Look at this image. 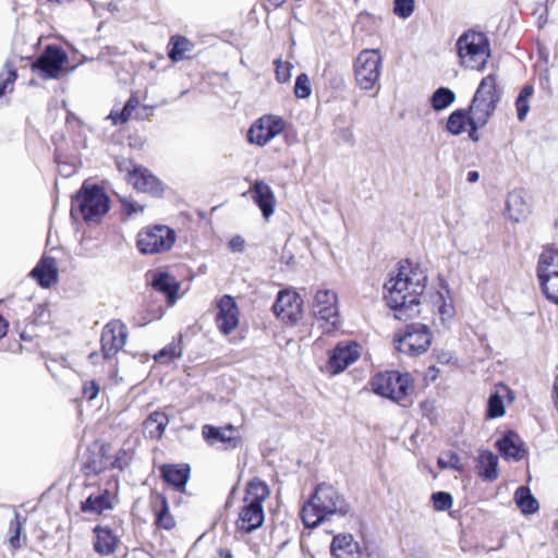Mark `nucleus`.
<instances>
[{
    "instance_id": "obj_5",
    "label": "nucleus",
    "mask_w": 558,
    "mask_h": 558,
    "mask_svg": "<svg viewBox=\"0 0 558 558\" xmlns=\"http://www.w3.org/2000/svg\"><path fill=\"white\" fill-rule=\"evenodd\" d=\"M502 90L497 84V76L488 74L483 77L469 106V117L480 125H486L497 109Z\"/></svg>"
},
{
    "instance_id": "obj_7",
    "label": "nucleus",
    "mask_w": 558,
    "mask_h": 558,
    "mask_svg": "<svg viewBox=\"0 0 558 558\" xmlns=\"http://www.w3.org/2000/svg\"><path fill=\"white\" fill-rule=\"evenodd\" d=\"M371 385L376 395L397 403H402L412 389L410 375L398 371H388L375 375Z\"/></svg>"
},
{
    "instance_id": "obj_48",
    "label": "nucleus",
    "mask_w": 558,
    "mask_h": 558,
    "mask_svg": "<svg viewBox=\"0 0 558 558\" xmlns=\"http://www.w3.org/2000/svg\"><path fill=\"white\" fill-rule=\"evenodd\" d=\"M191 468L187 463L177 464V493H185V485L190 478Z\"/></svg>"
},
{
    "instance_id": "obj_3",
    "label": "nucleus",
    "mask_w": 558,
    "mask_h": 558,
    "mask_svg": "<svg viewBox=\"0 0 558 558\" xmlns=\"http://www.w3.org/2000/svg\"><path fill=\"white\" fill-rule=\"evenodd\" d=\"M268 485L258 477L250 481L245 488L243 507L236 520V529L243 533H252L264 523L263 504L269 496Z\"/></svg>"
},
{
    "instance_id": "obj_10",
    "label": "nucleus",
    "mask_w": 558,
    "mask_h": 558,
    "mask_svg": "<svg viewBox=\"0 0 558 558\" xmlns=\"http://www.w3.org/2000/svg\"><path fill=\"white\" fill-rule=\"evenodd\" d=\"M173 244L174 230L161 225L141 230L136 240L137 248L144 255H153L168 251Z\"/></svg>"
},
{
    "instance_id": "obj_42",
    "label": "nucleus",
    "mask_w": 558,
    "mask_h": 558,
    "mask_svg": "<svg viewBox=\"0 0 558 558\" xmlns=\"http://www.w3.org/2000/svg\"><path fill=\"white\" fill-rule=\"evenodd\" d=\"M486 414L489 418L500 417L505 414L504 401L498 392H494L489 396Z\"/></svg>"
},
{
    "instance_id": "obj_49",
    "label": "nucleus",
    "mask_w": 558,
    "mask_h": 558,
    "mask_svg": "<svg viewBox=\"0 0 558 558\" xmlns=\"http://www.w3.org/2000/svg\"><path fill=\"white\" fill-rule=\"evenodd\" d=\"M274 64L276 66L275 73L277 81L279 83L288 82L291 77L292 64L290 62H282L281 59H276Z\"/></svg>"
},
{
    "instance_id": "obj_34",
    "label": "nucleus",
    "mask_w": 558,
    "mask_h": 558,
    "mask_svg": "<svg viewBox=\"0 0 558 558\" xmlns=\"http://www.w3.org/2000/svg\"><path fill=\"white\" fill-rule=\"evenodd\" d=\"M108 468L107 459L101 452H90L86 456L82 470L86 476L98 475Z\"/></svg>"
},
{
    "instance_id": "obj_37",
    "label": "nucleus",
    "mask_w": 558,
    "mask_h": 558,
    "mask_svg": "<svg viewBox=\"0 0 558 558\" xmlns=\"http://www.w3.org/2000/svg\"><path fill=\"white\" fill-rule=\"evenodd\" d=\"M16 78V69L10 61H7L3 70L0 72V97L5 93H11L13 90V85Z\"/></svg>"
},
{
    "instance_id": "obj_14",
    "label": "nucleus",
    "mask_w": 558,
    "mask_h": 558,
    "mask_svg": "<svg viewBox=\"0 0 558 558\" xmlns=\"http://www.w3.org/2000/svg\"><path fill=\"white\" fill-rule=\"evenodd\" d=\"M202 436L209 446L225 450H233L242 442L238 428L232 424L222 427L206 424L202 427Z\"/></svg>"
},
{
    "instance_id": "obj_47",
    "label": "nucleus",
    "mask_w": 558,
    "mask_h": 558,
    "mask_svg": "<svg viewBox=\"0 0 558 558\" xmlns=\"http://www.w3.org/2000/svg\"><path fill=\"white\" fill-rule=\"evenodd\" d=\"M414 11V0H395L393 13L401 17L408 19Z\"/></svg>"
},
{
    "instance_id": "obj_24",
    "label": "nucleus",
    "mask_w": 558,
    "mask_h": 558,
    "mask_svg": "<svg viewBox=\"0 0 558 558\" xmlns=\"http://www.w3.org/2000/svg\"><path fill=\"white\" fill-rule=\"evenodd\" d=\"M93 548L98 555L110 556L116 551L120 539L110 526L98 524L93 529Z\"/></svg>"
},
{
    "instance_id": "obj_40",
    "label": "nucleus",
    "mask_w": 558,
    "mask_h": 558,
    "mask_svg": "<svg viewBox=\"0 0 558 558\" xmlns=\"http://www.w3.org/2000/svg\"><path fill=\"white\" fill-rule=\"evenodd\" d=\"M25 521H26V519L22 518V515L19 512H16V511L14 512V519L11 520L10 526H9V533H10L9 543L13 549H19L22 547L21 534H22L23 525H24Z\"/></svg>"
},
{
    "instance_id": "obj_15",
    "label": "nucleus",
    "mask_w": 558,
    "mask_h": 558,
    "mask_svg": "<svg viewBox=\"0 0 558 558\" xmlns=\"http://www.w3.org/2000/svg\"><path fill=\"white\" fill-rule=\"evenodd\" d=\"M128 328L119 319L108 322L101 332V352L105 359H112L126 343Z\"/></svg>"
},
{
    "instance_id": "obj_26",
    "label": "nucleus",
    "mask_w": 558,
    "mask_h": 558,
    "mask_svg": "<svg viewBox=\"0 0 558 558\" xmlns=\"http://www.w3.org/2000/svg\"><path fill=\"white\" fill-rule=\"evenodd\" d=\"M146 277H150L149 283L151 288L162 293L168 301V305L171 306L174 304V280L171 276L160 269L149 270L146 274Z\"/></svg>"
},
{
    "instance_id": "obj_58",
    "label": "nucleus",
    "mask_w": 558,
    "mask_h": 558,
    "mask_svg": "<svg viewBox=\"0 0 558 558\" xmlns=\"http://www.w3.org/2000/svg\"><path fill=\"white\" fill-rule=\"evenodd\" d=\"M167 53H168V57L171 60V62H174V56H175V52H174V35H171L169 37V41H168V45H167Z\"/></svg>"
},
{
    "instance_id": "obj_9",
    "label": "nucleus",
    "mask_w": 558,
    "mask_h": 558,
    "mask_svg": "<svg viewBox=\"0 0 558 558\" xmlns=\"http://www.w3.org/2000/svg\"><path fill=\"white\" fill-rule=\"evenodd\" d=\"M433 335L424 324H410L402 335L395 338L396 349L410 356L425 353L432 344Z\"/></svg>"
},
{
    "instance_id": "obj_54",
    "label": "nucleus",
    "mask_w": 558,
    "mask_h": 558,
    "mask_svg": "<svg viewBox=\"0 0 558 558\" xmlns=\"http://www.w3.org/2000/svg\"><path fill=\"white\" fill-rule=\"evenodd\" d=\"M99 393V385L92 380L84 385L83 387V396L87 400L92 401L94 400Z\"/></svg>"
},
{
    "instance_id": "obj_8",
    "label": "nucleus",
    "mask_w": 558,
    "mask_h": 558,
    "mask_svg": "<svg viewBox=\"0 0 558 558\" xmlns=\"http://www.w3.org/2000/svg\"><path fill=\"white\" fill-rule=\"evenodd\" d=\"M383 66L379 49H364L355 59L354 75L356 84L364 90H371L378 83Z\"/></svg>"
},
{
    "instance_id": "obj_30",
    "label": "nucleus",
    "mask_w": 558,
    "mask_h": 558,
    "mask_svg": "<svg viewBox=\"0 0 558 558\" xmlns=\"http://www.w3.org/2000/svg\"><path fill=\"white\" fill-rule=\"evenodd\" d=\"M169 423V417L166 413L160 411H155L148 415V417L143 423V433L146 437L151 439H159L166 426Z\"/></svg>"
},
{
    "instance_id": "obj_64",
    "label": "nucleus",
    "mask_w": 558,
    "mask_h": 558,
    "mask_svg": "<svg viewBox=\"0 0 558 558\" xmlns=\"http://www.w3.org/2000/svg\"><path fill=\"white\" fill-rule=\"evenodd\" d=\"M272 5L279 7L284 2V0H268Z\"/></svg>"
},
{
    "instance_id": "obj_31",
    "label": "nucleus",
    "mask_w": 558,
    "mask_h": 558,
    "mask_svg": "<svg viewBox=\"0 0 558 558\" xmlns=\"http://www.w3.org/2000/svg\"><path fill=\"white\" fill-rule=\"evenodd\" d=\"M476 468L483 480L493 482L498 477V457L489 450H484L478 456Z\"/></svg>"
},
{
    "instance_id": "obj_61",
    "label": "nucleus",
    "mask_w": 558,
    "mask_h": 558,
    "mask_svg": "<svg viewBox=\"0 0 558 558\" xmlns=\"http://www.w3.org/2000/svg\"><path fill=\"white\" fill-rule=\"evenodd\" d=\"M480 179V173L475 170L469 171L466 174V181L469 183H475Z\"/></svg>"
},
{
    "instance_id": "obj_27",
    "label": "nucleus",
    "mask_w": 558,
    "mask_h": 558,
    "mask_svg": "<svg viewBox=\"0 0 558 558\" xmlns=\"http://www.w3.org/2000/svg\"><path fill=\"white\" fill-rule=\"evenodd\" d=\"M558 275V250L553 246L545 247L538 256L536 265L537 279L550 278Z\"/></svg>"
},
{
    "instance_id": "obj_57",
    "label": "nucleus",
    "mask_w": 558,
    "mask_h": 558,
    "mask_svg": "<svg viewBox=\"0 0 558 558\" xmlns=\"http://www.w3.org/2000/svg\"><path fill=\"white\" fill-rule=\"evenodd\" d=\"M469 126H470V130H469L470 140L475 143L478 142L480 135H478L477 131H478V129L484 128L485 125L477 124L475 120H473L472 118L469 117Z\"/></svg>"
},
{
    "instance_id": "obj_13",
    "label": "nucleus",
    "mask_w": 558,
    "mask_h": 558,
    "mask_svg": "<svg viewBox=\"0 0 558 558\" xmlns=\"http://www.w3.org/2000/svg\"><path fill=\"white\" fill-rule=\"evenodd\" d=\"M302 299L290 290H282L278 293L272 305V312L277 318L289 325H295L302 317Z\"/></svg>"
},
{
    "instance_id": "obj_60",
    "label": "nucleus",
    "mask_w": 558,
    "mask_h": 558,
    "mask_svg": "<svg viewBox=\"0 0 558 558\" xmlns=\"http://www.w3.org/2000/svg\"><path fill=\"white\" fill-rule=\"evenodd\" d=\"M340 136L344 142H351L353 140V133L350 129H342L340 131Z\"/></svg>"
},
{
    "instance_id": "obj_55",
    "label": "nucleus",
    "mask_w": 558,
    "mask_h": 558,
    "mask_svg": "<svg viewBox=\"0 0 558 558\" xmlns=\"http://www.w3.org/2000/svg\"><path fill=\"white\" fill-rule=\"evenodd\" d=\"M122 206H123V210L129 216L136 214V213H142L144 210V207L142 205H140L138 203H136L132 199H123Z\"/></svg>"
},
{
    "instance_id": "obj_20",
    "label": "nucleus",
    "mask_w": 558,
    "mask_h": 558,
    "mask_svg": "<svg viewBox=\"0 0 558 558\" xmlns=\"http://www.w3.org/2000/svg\"><path fill=\"white\" fill-rule=\"evenodd\" d=\"M248 193L253 202L260 209L263 217L268 219L275 213L276 196L272 189L264 181L256 180L250 187Z\"/></svg>"
},
{
    "instance_id": "obj_35",
    "label": "nucleus",
    "mask_w": 558,
    "mask_h": 558,
    "mask_svg": "<svg viewBox=\"0 0 558 558\" xmlns=\"http://www.w3.org/2000/svg\"><path fill=\"white\" fill-rule=\"evenodd\" d=\"M469 125V111L465 109H457L450 113L447 120V131L452 135H460Z\"/></svg>"
},
{
    "instance_id": "obj_44",
    "label": "nucleus",
    "mask_w": 558,
    "mask_h": 558,
    "mask_svg": "<svg viewBox=\"0 0 558 558\" xmlns=\"http://www.w3.org/2000/svg\"><path fill=\"white\" fill-rule=\"evenodd\" d=\"M312 94V88L310 84V78L307 74L301 73L296 76L294 84V95L296 98L305 99L308 98Z\"/></svg>"
},
{
    "instance_id": "obj_25",
    "label": "nucleus",
    "mask_w": 558,
    "mask_h": 558,
    "mask_svg": "<svg viewBox=\"0 0 558 558\" xmlns=\"http://www.w3.org/2000/svg\"><path fill=\"white\" fill-rule=\"evenodd\" d=\"M130 182L137 191L150 193L154 196H160L163 191L160 180L142 166L135 170V174Z\"/></svg>"
},
{
    "instance_id": "obj_1",
    "label": "nucleus",
    "mask_w": 558,
    "mask_h": 558,
    "mask_svg": "<svg viewBox=\"0 0 558 558\" xmlns=\"http://www.w3.org/2000/svg\"><path fill=\"white\" fill-rule=\"evenodd\" d=\"M426 281L425 271L418 265L405 260L400 264L397 275L385 283V300L397 319L407 320L420 314V298Z\"/></svg>"
},
{
    "instance_id": "obj_56",
    "label": "nucleus",
    "mask_w": 558,
    "mask_h": 558,
    "mask_svg": "<svg viewBox=\"0 0 558 558\" xmlns=\"http://www.w3.org/2000/svg\"><path fill=\"white\" fill-rule=\"evenodd\" d=\"M229 248L234 253H240L244 250L245 240L241 235H234L229 241Z\"/></svg>"
},
{
    "instance_id": "obj_17",
    "label": "nucleus",
    "mask_w": 558,
    "mask_h": 558,
    "mask_svg": "<svg viewBox=\"0 0 558 558\" xmlns=\"http://www.w3.org/2000/svg\"><path fill=\"white\" fill-rule=\"evenodd\" d=\"M153 107L141 105L136 95H131L121 110L112 109L107 119L112 121L113 125H121L130 119L143 121L147 119L151 112Z\"/></svg>"
},
{
    "instance_id": "obj_23",
    "label": "nucleus",
    "mask_w": 558,
    "mask_h": 558,
    "mask_svg": "<svg viewBox=\"0 0 558 558\" xmlns=\"http://www.w3.org/2000/svg\"><path fill=\"white\" fill-rule=\"evenodd\" d=\"M29 275L41 288H50L58 281V268L54 257L44 255Z\"/></svg>"
},
{
    "instance_id": "obj_2",
    "label": "nucleus",
    "mask_w": 558,
    "mask_h": 558,
    "mask_svg": "<svg viewBox=\"0 0 558 558\" xmlns=\"http://www.w3.org/2000/svg\"><path fill=\"white\" fill-rule=\"evenodd\" d=\"M350 505L331 484L319 483L301 509V519L308 529L317 527L330 515L344 517Z\"/></svg>"
},
{
    "instance_id": "obj_29",
    "label": "nucleus",
    "mask_w": 558,
    "mask_h": 558,
    "mask_svg": "<svg viewBox=\"0 0 558 558\" xmlns=\"http://www.w3.org/2000/svg\"><path fill=\"white\" fill-rule=\"evenodd\" d=\"M529 211V205L522 191L514 190L508 194L506 215L510 220L519 222L527 216Z\"/></svg>"
},
{
    "instance_id": "obj_22",
    "label": "nucleus",
    "mask_w": 558,
    "mask_h": 558,
    "mask_svg": "<svg viewBox=\"0 0 558 558\" xmlns=\"http://www.w3.org/2000/svg\"><path fill=\"white\" fill-rule=\"evenodd\" d=\"M149 502L155 517V525L165 530L173 529L174 519L170 513V508L166 496L156 490H153L150 494Z\"/></svg>"
},
{
    "instance_id": "obj_12",
    "label": "nucleus",
    "mask_w": 558,
    "mask_h": 558,
    "mask_svg": "<svg viewBox=\"0 0 558 558\" xmlns=\"http://www.w3.org/2000/svg\"><path fill=\"white\" fill-rule=\"evenodd\" d=\"M286 122L281 117L265 114L256 120L247 132V141L258 146H265L283 132Z\"/></svg>"
},
{
    "instance_id": "obj_16",
    "label": "nucleus",
    "mask_w": 558,
    "mask_h": 558,
    "mask_svg": "<svg viewBox=\"0 0 558 558\" xmlns=\"http://www.w3.org/2000/svg\"><path fill=\"white\" fill-rule=\"evenodd\" d=\"M337 293L332 290H318L313 301V314L318 320H323L336 328L339 323Z\"/></svg>"
},
{
    "instance_id": "obj_33",
    "label": "nucleus",
    "mask_w": 558,
    "mask_h": 558,
    "mask_svg": "<svg viewBox=\"0 0 558 558\" xmlns=\"http://www.w3.org/2000/svg\"><path fill=\"white\" fill-rule=\"evenodd\" d=\"M515 502L524 514H532L538 510V501L529 487L520 486L514 494Z\"/></svg>"
},
{
    "instance_id": "obj_11",
    "label": "nucleus",
    "mask_w": 558,
    "mask_h": 558,
    "mask_svg": "<svg viewBox=\"0 0 558 558\" xmlns=\"http://www.w3.org/2000/svg\"><path fill=\"white\" fill-rule=\"evenodd\" d=\"M66 61L68 54L61 47L48 45L32 63V71L44 80L58 78Z\"/></svg>"
},
{
    "instance_id": "obj_18",
    "label": "nucleus",
    "mask_w": 558,
    "mask_h": 558,
    "mask_svg": "<svg viewBox=\"0 0 558 558\" xmlns=\"http://www.w3.org/2000/svg\"><path fill=\"white\" fill-rule=\"evenodd\" d=\"M217 328L223 335H229L239 325V307L230 295H223L217 303L215 318Z\"/></svg>"
},
{
    "instance_id": "obj_43",
    "label": "nucleus",
    "mask_w": 558,
    "mask_h": 558,
    "mask_svg": "<svg viewBox=\"0 0 558 558\" xmlns=\"http://www.w3.org/2000/svg\"><path fill=\"white\" fill-rule=\"evenodd\" d=\"M437 465L441 470L453 469L461 471L463 468L460 457L453 451H449L440 456L437 460Z\"/></svg>"
},
{
    "instance_id": "obj_41",
    "label": "nucleus",
    "mask_w": 558,
    "mask_h": 558,
    "mask_svg": "<svg viewBox=\"0 0 558 558\" xmlns=\"http://www.w3.org/2000/svg\"><path fill=\"white\" fill-rule=\"evenodd\" d=\"M539 287L546 299L558 305V275L538 280Z\"/></svg>"
},
{
    "instance_id": "obj_46",
    "label": "nucleus",
    "mask_w": 558,
    "mask_h": 558,
    "mask_svg": "<svg viewBox=\"0 0 558 558\" xmlns=\"http://www.w3.org/2000/svg\"><path fill=\"white\" fill-rule=\"evenodd\" d=\"M194 44L183 36L177 35V62L191 58Z\"/></svg>"
},
{
    "instance_id": "obj_50",
    "label": "nucleus",
    "mask_w": 558,
    "mask_h": 558,
    "mask_svg": "<svg viewBox=\"0 0 558 558\" xmlns=\"http://www.w3.org/2000/svg\"><path fill=\"white\" fill-rule=\"evenodd\" d=\"M116 166L119 169V171L128 173L129 181H131V179L135 174V170H137L140 167V166H136L132 159L125 158V157H117Z\"/></svg>"
},
{
    "instance_id": "obj_39",
    "label": "nucleus",
    "mask_w": 558,
    "mask_h": 558,
    "mask_svg": "<svg viewBox=\"0 0 558 558\" xmlns=\"http://www.w3.org/2000/svg\"><path fill=\"white\" fill-rule=\"evenodd\" d=\"M534 88L532 85H525L519 93L515 99L517 116L519 121H524L530 110L529 99L533 95Z\"/></svg>"
},
{
    "instance_id": "obj_28",
    "label": "nucleus",
    "mask_w": 558,
    "mask_h": 558,
    "mask_svg": "<svg viewBox=\"0 0 558 558\" xmlns=\"http://www.w3.org/2000/svg\"><path fill=\"white\" fill-rule=\"evenodd\" d=\"M330 551L335 558H360L359 544L351 534H339L332 538Z\"/></svg>"
},
{
    "instance_id": "obj_6",
    "label": "nucleus",
    "mask_w": 558,
    "mask_h": 558,
    "mask_svg": "<svg viewBox=\"0 0 558 558\" xmlns=\"http://www.w3.org/2000/svg\"><path fill=\"white\" fill-rule=\"evenodd\" d=\"M456 47L460 64L466 69L481 71L490 57L489 39L482 32H464L458 38Z\"/></svg>"
},
{
    "instance_id": "obj_21",
    "label": "nucleus",
    "mask_w": 558,
    "mask_h": 558,
    "mask_svg": "<svg viewBox=\"0 0 558 558\" xmlns=\"http://www.w3.org/2000/svg\"><path fill=\"white\" fill-rule=\"evenodd\" d=\"M496 446L505 460L520 461L526 456L523 440L517 433L511 430L498 439Z\"/></svg>"
},
{
    "instance_id": "obj_19",
    "label": "nucleus",
    "mask_w": 558,
    "mask_h": 558,
    "mask_svg": "<svg viewBox=\"0 0 558 558\" xmlns=\"http://www.w3.org/2000/svg\"><path fill=\"white\" fill-rule=\"evenodd\" d=\"M360 345L355 341L339 342L329 354L328 365L333 374L343 372L360 357Z\"/></svg>"
},
{
    "instance_id": "obj_63",
    "label": "nucleus",
    "mask_w": 558,
    "mask_h": 558,
    "mask_svg": "<svg viewBox=\"0 0 558 558\" xmlns=\"http://www.w3.org/2000/svg\"><path fill=\"white\" fill-rule=\"evenodd\" d=\"M218 554H219L220 558H232L233 557L232 551L229 548H220L218 550Z\"/></svg>"
},
{
    "instance_id": "obj_36",
    "label": "nucleus",
    "mask_w": 558,
    "mask_h": 558,
    "mask_svg": "<svg viewBox=\"0 0 558 558\" xmlns=\"http://www.w3.org/2000/svg\"><path fill=\"white\" fill-rule=\"evenodd\" d=\"M456 100V94L448 87L437 88L430 97V106L435 111L447 109Z\"/></svg>"
},
{
    "instance_id": "obj_4",
    "label": "nucleus",
    "mask_w": 558,
    "mask_h": 558,
    "mask_svg": "<svg viewBox=\"0 0 558 558\" xmlns=\"http://www.w3.org/2000/svg\"><path fill=\"white\" fill-rule=\"evenodd\" d=\"M110 209V198L104 187L84 182L72 197L71 217L78 213L86 222H97Z\"/></svg>"
},
{
    "instance_id": "obj_45",
    "label": "nucleus",
    "mask_w": 558,
    "mask_h": 558,
    "mask_svg": "<svg viewBox=\"0 0 558 558\" xmlns=\"http://www.w3.org/2000/svg\"><path fill=\"white\" fill-rule=\"evenodd\" d=\"M432 501L435 510L446 511L452 507L453 499L451 494L447 492H436L432 495Z\"/></svg>"
},
{
    "instance_id": "obj_51",
    "label": "nucleus",
    "mask_w": 558,
    "mask_h": 558,
    "mask_svg": "<svg viewBox=\"0 0 558 558\" xmlns=\"http://www.w3.org/2000/svg\"><path fill=\"white\" fill-rule=\"evenodd\" d=\"M155 361L158 364H165L167 361H171L174 359V342H170L167 347L161 349L154 356Z\"/></svg>"
},
{
    "instance_id": "obj_53",
    "label": "nucleus",
    "mask_w": 558,
    "mask_h": 558,
    "mask_svg": "<svg viewBox=\"0 0 558 558\" xmlns=\"http://www.w3.org/2000/svg\"><path fill=\"white\" fill-rule=\"evenodd\" d=\"M160 475L165 483L174 486V464L166 463L160 466Z\"/></svg>"
},
{
    "instance_id": "obj_38",
    "label": "nucleus",
    "mask_w": 558,
    "mask_h": 558,
    "mask_svg": "<svg viewBox=\"0 0 558 558\" xmlns=\"http://www.w3.org/2000/svg\"><path fill=\"white\" fill-rule=\"evenodd\" d=\"M435 303L437 305L438 315L444 325L453 318L456 310L450 296L446 298L442 293L438 292Z\"/></svg>"
},
{
    "instance_id": "obj_52",
    "label": "nucleus",
    "mask_w": 558,
    "mask_h": 558,
    "mask_svg": "<svg viewBox=\"0 0 558 558\" xmlns=\"http://www.w3.org/2000/svg\"><path fill=\"white\" fill-rule=\"evenodd\" d=\"M130 461H131L130 453L124 449H120L117 452L114 460L111 462V466L113 469H119L122 471L130 464Z\"/></svg>"
},
{
    "instance_id": "obj_62",
    "label": "nucleus",
    "mask_w": 558,
    "mask_h": 558,
    "mask_svg": "<svg viewBox=\"0 0 558 558\" xmlns=\"http://www.w3.org/2000/svg\"><path fill=\"white\" fill-rule=\"evenodd\" d=\"M553 392H554L555 408L558 411V375L556 376L555 381H554Z\"/></svg>"
},
{
    "instance_id": "obj_32",
    "label": "nucleus",
    "mask_w": 558,
    "mask_h": 558,
    "mask_svg": "<svg viewBox=\"0 0 558 558\" xmlns=\"http://www.w3.org/2000/svg\"><path fill=\"white\" fill-rule=\"evenodd\" d=\"M109 492L105 490L98 495H89L81 502L80 509L84 513L101 514L105 510L111 509Z\"/></svg>"
},
{
    "instance_id": "obj_59",
    "label": "nucleus",
    "mask_w": 558,
    "mask_h": 558,
    "mask_svg": "<svg viewBox=\"0 0 558 558\" xmlns=\"http://www.w3.org/2000/svg\"><path fill=\"white\" fill-rule=\"evenodd\" d=\"M163 313H165V312H163L162 307H161V306H158V308H157L156 311H154L153 315H151L149 318H147V320H146V322L142 323L141 325H146L147 323H149V322H151V320H154V319H159V318H161V317H162V315H163Z\"/></svg>"
}]
</instances>
